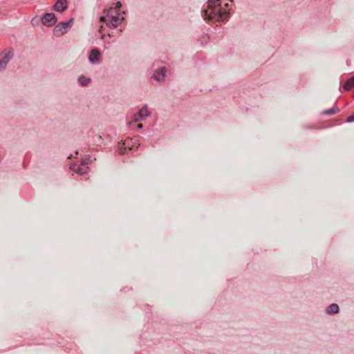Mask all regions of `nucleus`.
<instances>
[{"instance_id": "obj_1", "label": "nucleus", "mask_w": 354, "mask_h": 354, "mask_svg": "<svg viewBox=\"0 0 354 354\" xmlns=\"http://www.w3.org/2000/svg\"><path fill=\"white\" fill-rule=\"evenodd\" d=\"M207 7L201 12L205 20L214 19L218 21H225L230 18V12L221 7L220 0H209Z\"/></svg>"}, {"instance_id": "obj_2", "label": "nucleus", "mask_w": 354, "mask_h": 354, "mask_svg": "<svg viewBox=\"0 0 354 354\" xmlns=\"http://www.w3.org/2000/svg\"><path fill=\"white\" fill-rule=\"evenodd\" d=\"M105 13V15L100 17V21L111 28H116L124 19V17L120 16V12L117 10V8L113 7L109 8Z\"/></svg>"}, {"instance_id": "obj_3", "label": "nucleus", "mask_w": 354, "mask_h": 354, "mask_svg": "<svg viewBox=\"0 0 354 354\" xmlns=\"http://www.w3.org/2000/svg\"><path fill=\"white\" fill-rule=\"evenodd\" d=\"M14 55V49L12 47L6 48L0 53V72H3L6 69L8 64L13 59Z\"/></svg>"}, {"instance_id": "obj_4", "label": "nucleus", "mask_w": 354, "mask_h": 354, "mask_svg": "<svg viewBox=\"0 0 354 354\" xmlns=\"http://www.w3.org/2000/svg\"><path fill=\"white\" fill-rule=\"evenodd\" d=\"M73 21V19H71L67 22H60L57 24L53 29L54 35H55L56 37L62 36L67 32L68 28L71 26Z\"/></svg>"}, {"instance_id": "obj_5", "label": "nucleus", "mask_w": 354, "mask_h": 354, "mask_svg": "<svg viewBox=\"0 0 354 354\" xmlns=\"http://www.w3.org/2000/svg\"><path fill=\"white\" fill-rule=\"evenodd\" d=\"M57 17L53 12H46L41 19V21L45 26L51 27L57 22Z\"/></svg>"}, {"instance_id": "obj_6", "label": "nucleus", "mask_w": 354, "mask_h": 354, "mask_svg": "<svg viewBox=\"0 0 354 354\" xmlns=\"http://www.w3.org/2000/svg\"><path fill=\"white\" fill-rule=\"evenodd\" d=\"M167 68L165 66L156 69L151 76V78L158 82L165 81L167 75Z\"/></svg>"}, {"instance_id": "obj_7", "label": "nucleus", "mask_w": 354, "mask_h": 354, "mask_svg": "<svg viewBox=\"0 0 354 354\" xmlns=\"http://www.w3.org/2000/svg\"><path fill=\"white\" fill-rule=\"evenodd\" d=\"M151 113L148 110L147 106L144 105L139 112L133 115V121L135 122H140L150 115Z\"/></svg>"}, {"instance_id": "obj_8", "label": "nucleus", "mask_w": 354, "mask_h": 354, "mask_svg": "<svg viewBox=\"0 0 354 354\" xmlns=\"http://www.w3.org/2000/svg\"><path fill=\"white\" fill-rule=\"evenodd\" d=\"M101 53L97 48L91 50L88 55V61L91 64H100L101 60Z\"/></svg>"}, {"instance_id": "obj_9", "label": "nucleus", "mask_w": 354, "mask_h": 354, "mask_svg": "<svg viewBox=\"0 0 354 354\" xmlns=\"http://www.w3.org/2000/svg\"><path fill=\"white\" fill-rule=\"evenodd\" d=\"M70 169L79 174H84L87 173L88 167L82 165V163L80 165H78L76 163H72L70 165Z\"/></svg>"}, {"instance_id": "obj_10", "label": "nucleus", "mask_w": 354, "mask_h": 354, "mask_svg": "<svg viewBox=\"0 0 354 354\" xmlns=\"http://www.w3.org/2000/svg\"><path fill=\"white\" fill-rule=\"evenodd\" d=\"M68 8V2L66 0H57L53 6V10L56 12H62Z\"/></svg>"}, {"instance_id": "obj_11", "label": "nucleus", "mask_w": 354, "mask_h": 354, "mask_svg": "<svg viewBox=\"0 0 354 354\" xmlns=\"http://www.w3.org/2000/svg\"><path fill=\"white\" fill-rule=\"evenodd\" d=\"M325 310L326 314L328 315H334L339 313V307L337 304L333 303L330 304L328 307H326Z\"/></svg>"}, {"instance_id": "obj_12", "label": "nucleus", "mask_w": 354, "mask_h": 354, "mask_svg": "<svg viewBox=\"0 0 354 354\" xmlns=\"http://www.w3.org/2000/svg\"><path fill=\"white\" fill-rule=\"evenodd\" d=\"M133 143V140L130 139L128 140H125V142L122 144V145H124V147L121 146L119 147V151L120 154H124L126 153L127 149L128 148L129 150L131 149L130 145Z\"/></svg>"}, {"instance_id": "obj_13", "label": "nucleus", "mask_w": 354, "mask_h": 354, "mask_svg": "<svg viewBox=\"0 0 354 354\" xmlns=\"http://www.w3.org/2000/svg\"><path fill=\"white\" fill-rule=\"evenodd\" d=\"M354 87V76L349 78L344 85L343 86V88L345 91H350Z\"/></svg>"}, {"instance_id": "obj_14", "label": "nucleus", "mask_w": 354, "mask_h": 354, "mask_svg": "<svg viewBox=\"0 0 354 354\" xmlns=\"http://www.w3.org/2000/svg\"><path fill=\"white\" fill-rule=\"evenodd\" d=\"M91 82V78L86 77L84 75H81L78 77V83L82 86H87Z\"/></svg>"}, {"instance_id": "obj_15", "label": "nucleus", "mask_w": 354, "mask_h": 354, "mask_svg": "<svg viewBox=\"0 0 354 354\" xmlns=\"http://www.w3.org/2000/svg\"><path fill=\"white\" fill-rule=\"evenodd\" d=\"M339 111V109L337 106H334L331 109H326V110L322 112V114H324V115H334V114L338 113Z\"/></svg>"}, {"instance_id": "obj_16", "label": "nucleus", "mask_w": 354, "mask_h": 354, "mask_svg": "<svg viewBox=\"0 0 354 354\" xmlns=\"http://www.w3.org/2000/svg\"><path fill=\"white\" fill-rule=\"evenodd\" d=\"M91 157L90 156H88L85 158H84L81 163L82 164V165H85V166H88V165L91 162Z\"/></svg>"}, {"instance_id": "obj_17", "label": "nucleus", "mask_w": 354, "mask_h": 354, "mask_svg": "<svg viewBox=\"0 0 354 354\" xmlns=\"http://www.w3.org/2000/svg\"><path fill=\"white\" fill-rule=\"evenodd\" d=\"M39 21H40L39 19V18H37V17H34V18H32V19H31L30 23H31V24H32V26H38V25H39Z\"/></svg>"}, {"instance_id": "obj_18", "label": "nucleus", "mask_w": 354, "mask_h": 354, "mask_svg": "<svg viewBox=\"0 0 354 354\" xmlns=\"http://www.w3.org/2000/svg\"><path fill=\"white\" fill-rule=\"evenodd\" d=\"M122 6V3L120 1H118L115 4V6L113 7V8H117V10L120 12V9Z\"/></svg>"}, {"instance_id": "obj_19", "label": "nucleus", "mask_w": 354, "mask_h": 354, "mask_svg": "<svg viewBox=\"0 0 354 354\" xmlns=\"http://www.w3.org/2000/svg\"><path fill=\"white\" fill-rule=\"evenodd\" d=\"M346 122H349V123H350V122H354V115H352L349 116V117L347 118Z\"/></svg>"}, {"instance_id": "obj_20", "label": "nucleus", "mask_w": 354, "mask_h": 354, "mask_svg": "<svg viewBox=\"0 0 354 354\" xmlns=\"http://www.w3.org/2000/svg\"><path fill=\"white\" fill-rule=\"evenodd\" d=\"M202 39L205 41V44H207L209 37L207 35H205L202 37Z\"/></svg>"}, {"instance_id": "obj_21", "label": "nucleus", "mask_w": 354, "mask_h": 354, "mask_svg": "<svg viewBox=\"0 0 354 354\" xmlns=\"http://www.w3.org/2000/svg\"><path fill=\"white\" fill-rule=\"evenodd\" d=\"M137 127L138 129H142L143 126L142 124H138Z\"/></svg>"}, {"instance_id": "obj_22", "label": "nucleus", "mask_w": 354, "mask_h": 354, "mask_svg": "<svg viewBox=\"0 0 354 354\" xmlns=\"http://www.w3.org/2000/svg\"><path fill=\"white\" fill-rule=\"evenodd\" d=\"M109 37L113 36V33H111H111H109Z\"/></svg>"}, {"instance_id": "obj_23", "label": "nucleus", "mask_w": 354, "mask_h": 354, "mask_svg": "<svg viewBox=\"0 0 354 354\" xmlns=\"http://www.w3.org/2000/svg\"><path fill=\"white\" fill-rule=\"evenodd\" d=\"M227 6H228V3H226L225 4V7H227Z\"/></svg>"}]
</instances>
